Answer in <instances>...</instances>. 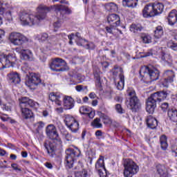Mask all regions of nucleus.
I'll use <instances>...</instances> for the list:
<instances>
[{
	"instance_id": "09e8293b",
	"label": "nucleus",
	"mask_w": 177,
	"mask_h": 177,
	"mask_svg": "<svg viewBox=\"0 0 177 177\" xmlns=\"http://www.w3.org/2000/svg\"><path fill=\"white\" fill-rule=\"evenodd\" d=\"M168 48L172 49V50L177 51V43H174V41H171L167 43Z\"/></svg>"
},
{
	"instance_id": "603ef678",
	"label": "nucleus",
	"mask_w": 177,
	"mask_h": 177,
	"mask_svg": "<svg viewBox=\"0 0 177 177\" xmlns=\"http://www.w3.org/2000/svg\"><path fill=\"white\" fill-rule=\"evenodd\" d=\"M57 41V38H56L54 35H52L48 37L47 42H48V44H50V45H53V44H55V42H56Z\"/></svg>"
},
{
	"instance_id": "a878e982",
	"label": "nucleus",
	"mask_w": 177,
	"mask_h": 177,
	"mask_svg": "<svg viewBox=\"0 0 177 177\" xmlns=\"http://www.w3.org/2000/svg\"><path fill=\"white\" fill-rule=\"evenodd\" d=\"M167 115L171 121H173V122H177V109H168Z\"/></svg>"
},
{
	"instance_id": "ddd939ff",
	"label": "nucleus",
	"mask_w": 177,
	"mask_h": 177,
	"mask_svg": "<svg viewBox=\"0 0 177 177\" xmlns=\"http://www.w3.org/2000/svg\"><path fill=\"white\" fill-rule=\"evenodd\" d=\"M41 77H39V75H37L36 73H30L28 81L26 82V85L27 86H38L39 84H41Z\"/></svg>"
},
{
	"instance_id": "bf43d9fd",
	"label": "nucleus",
	"mask_w": 177,
	"mask_h": 177,
	"mask_svg": "<svg viewBox=\"0 0 177 177\" xmlns=\"http://www.w3.org/2000/svg\"><path fill=\"white\" fill-rule=\"evenodd\" d=\"M86 49H95V44L93 43H88L86 45Z\"/></svg>"
},
{
	"instance_id": "393cba45",
	"label": "nucleus",
	"mask_w": 177,
	"mask_h": 177,
	"mask_svg": "<svg viewBox=\"0 0 177 177\" xmlns=\"http://www.w3.org/2000/svg\"><path fill=\"white\" fill-rule=\"evenodd\" d=\"M113 75L115 77H117L119 75V78H125L124 76V70H122V68L115 65L114 68L112 69Z\"/></svg>"
},
{
	"instance_id": "5fc2aeb1",
	"label": "nucleus",
	"mask_w": 177,
	"mask_h": 177,
	"mask_svg": "<svg viewBox=\"0 0 177 177\" xmlns=\"http://www.w3.org/2000/svg\"><path fill=\"white\" fill-rule=\"evenodd\" d=\"M169 108V104L167 102H164L161 104L160 109H162V111H167Z\"/></svg>"
},
{
	"instance_id": "e433bc0d",
	"label": "nucleus",
	"mask_w": 177,
	"mask_h": 177,
	"mask_svg": "<svg viewBox=\"0 0 177 177\" xmlns=\"http://www.w3.org/2000/svg\"><path fill=\"white\" fill-rule=\"evenodd\" d=\"M68 128L71 131V132H77L80 129V124L75 120L71 124L68 126Z\"/></svg>"
},
{
	"instance_id": "f3484780",
	"label": "nucleus",
	"mask_w": 177,
	"mask_h": 177,
	"mask_svg": "<svg viewBox=\"0 0 177 177\" xmlns=\"http://www.w3.org/2000/svg\"><path fill=\"white\" fill-rule=\"evenodd\" d=\"M7 77L8 78V81L15 85L17 84H20L21 81L20 74H19L17 72H10L7 75Z\"/></svg>"
},
{
	"instance_id": "2f4dec72",
	"label": "nucleus",
	"mask_w": 177,
	"mask_h": 177,
	"mask_svg": "<svg viewBox=\"0 0 177 177\" xmlns=\"http://www.w3.org/2000/svg\"><path fill=\"white\" fill-rule=\"evenodd\" d=\"M105 9L109 12H117L118 10V6L115 3H107L105 4Z\"/></svg>"
},
{
	"instance_id": "864d4df0",
	"label": "nucleus",
	"mask_w": 177,
	"mask_h": 177,
	"mask_svg": "<svg viewBox=\"0 0 177 177\" xmlns=\"http://www.w3.org/2000/svg\"><path fill=\"white\" fill-rule=\"evenodd\" d=\"M11 167L14 169V171H16L17 172H21V167H20V166L16 163H12L11 165Z\"/></svg>"
},
{
	"instance_id": "412c9836",
	"label": "nucleus",
	"mask_w": 177,
	"mask_h": 177,
	"mask_svg": "<svg viewBox=\"0 0 177 177\" xmlns=\"http://www.w3.org/2000/svg\"><path fill=\"white\" fill-rule=\"evenodd\" d=\"M146 122L149 128H151V129H156V128H157V125H158L157 120L151 115H149L146 118Z\"/></svg>"
},
{
	"instance_id": "4d7b16f0",
	"label": "nucleus",
	"mask_w": 177,
	"mask_h": 177,
	"mask_svg": "<svg viewBox=\"0 0 177 177\" xmlns=\"http://www.w3.org/2000/svg\"><path fill=\"white\" fill-rule=\"evenodd\" d=\"M127 93L130 97H133L134 96H136V93H135V91L132 88H129L127 90Z\"/></svg>"
},
{
	"instance_id": "9d476101",
	"label": "nucleus",
	"mask_w": 177,
	"mask_h": 177,
	"mask_svg": "<svg viewBox=\"0 0 177 177\" xmlns=\"http://www.w3.org/2000/svg\"><path fill=\"white\" fill-rule=\"evenodd\" d=\"M66 64V62L60 58H55L53 59L49 64V67L52 71H64L66 68H64V66Z\"/></svg>"
},
{
	"instance_id": "69168bd1",
	"label": "nucleus",
	"mask_w": 177,
	"mask_h": 177,
	"mask_svg": "<svg viewBox=\"0 0 177 177\" xmlns=\"http://www.w3.org/2000/svg\"><path fill=\"white\" fill-rule=\"evenodd\" d=\"M81 176L82 177H86V176H88V171H86L85 169H83L82 171V173H81Z\"/></svg>"
},
{
	"instance_id": "f8f14e48",
	"label": "nucleus",
	"mask_w": 177,
	"mask_h": 177,
	"mask_svg": "<svg viewBox=\"0 0 177 177\" xmlns=\"http://www.w3.org/2000/svg\"><path fill=\"white\" fill-rule=\"evenodd\" d=\"M19 100L21 109H28V107H37V106H39L37 102H34L28 97H22Z\"/></svg>"
},
{
	"instance_id": "3c124183",
	"label": "nucleus",
	"mask_w": 177,
	"mask_h": 177,
	"mask_svg": "<svg viewBox=\"0 0 177 177\" xmlns=\"http://www.w3.org/2000/svg\"><path fill=\"white\" fill-rule=\"evenodd\" d=\"M35 127H37V131H41L45 127V123L42 121L38 122L35 124Z\"/></svg>"
},
{
	"instance_id": "20e7f679",
	"label": "nucleus",
	"mask_w": 177,
	"mask_h": 177,
	"mask_svg": "<svg viewBox=\"0 0 177 177\" xmlns=\"http://www.w3.org/2000/svg\"><path fill=\"white\" fill-rule=\"evenodd\" d=\"M140 75L145 82H153L158 80L160 71L151 65L144 66L140 68Z\"/></svg>"
},
{
	"instance_id": "a18cd8bd",
	"label": "nucleus",
	"mask_w": 177,
	"mask_h": 177,
	"mask_svg": "<svg viewBox=\"0 0 177 177\" xmlns=\"http://www.w3.org/2000/svg\"><path fill=\"white\" fill-rule=\"evenodd\" d=\"M74 37H77V38H81V35H80V32H76L75 35L74 33H71L68 35V38L69 39V45H73V39H74Z\"/></svg>"
},
{
	"instance_id": "6e6552de",
	"label": "nucleus",
	"mask_w": 177,
	"mask_h": 177,
	"mask_svg": "<svg viewBox=\"0 0 177 177\" xmlns=\"http://www.w3.org/2000/svg\"><path fill=\"white\" fill-rule=\"evenodd\" d=\"M8 39L15 46H21L26 42H28V39L24 35L17 32H11L9 35Z\"/></svg>"
},
{
	"instance_id": "6e6d98bb",
	"label": "nucleus",
	"mask_w": 177,
	"mask_h": 177,
	"mask_svg": "<svg viewBox=\"0 0 177 177\" xmlns=\"http://www.w3.org/2000/svg\"><path fill=\"white\" fill-rule=\"evenodd\" d=\"M97 171L100 177H107V171H106V169L105 171L103 169H98Z\"/></svg>"
},
{
	"instance_id": "f257e3e1",
	"label": "nucleus",
	"mask_w": 177,
	"mask_h": 177,
	"mask_svg": "<svg viewBox=\"0 0 177 177\" xmlns=\"http://www.w3.org/2000/svg\"><path fill=\"white\" fill-rule=\"evenodd\" d=\"M55 10L57 16L60 19H64L66 15H71L73 12L68 7L63 5H54L51 7H47L44 5H40L37 8V14L34 15L26 11H23L19 15V19L21 24L24 26H35L38 24L41 20L46 19V13L50 10Z\"/></svg>"
},
{
	"instance_id": "37998d69",
	"label": "nucleus",
	"mask_w": 177,
	"mask_h": 177,
	"mask_svg": "<svg viewBox=\"0 0 177 177\" xmlns=\"http://www.w3.org/2000/svg\"><path fill=\"white\" fill-rule=\"evenodd\" d=\"M2 15H3L4 19H6L8 21H12L13 20L11 11L8 10L6 12H4Z\"/></svg>"
},
{
	"instance_id": "13d9d810",
	"label": "nucleus",
	"mask_w": 177,
	"mask_h": 177,
	"mask_svg": "<svg viewBox=\"0 0 177 177\" xmlns=\"http://www.w3.org/2000/svg\"><path fill=\"white\" fill-rule=\"evenodd\" d=\"M65 138L67 140V142H71V140H73V136L70 133H66L65 135Z\"/></svg>"
},
{
	"instance_id": "8fccbe9b",
	"label": "nucleus",
	"mask_w": 177,
	"mask_h": 177,
	"mask_svg": "<svg viewBox=\"0 0 177 177\" xmlns=\"http://www.w3.org/2000/svg\"><path fill=\"white\" fill-rule=\"evenodd\" d=\"M171 153L174 157H177V140H176L175 144L171 146Z\"/></svg>"
},
{
	"instance_id": "9b49d317",
	"label": "nucleus",
	"mask_w": 177,
	"mask_h": 177,
	"mask_svg": "<svg viewBox=\"0 0 177 177\" xmlns=\"http://www.w3.org/2000/svg\"><path fill=\"white\" fill-rule=\"evenodd\" d=\"M15 51L20 55L21 59L24 60H28L29 62H32V60H34V55L29 49L17 47L15 48Z\"/></svg>"
},
{
	"instance_id": "c85d7f7f",
	"label": "nucleus",
	"mask_w": 177,
	"mask_h": 177,
	"mask_svg": "<svg viewBox=\"0 0 177 177\" xmlns=\"http://www.w3.org/2000/svg\"><path fill=\"white\" fill-rule=\"evenodd\" d=\"M162 60L165 62V64H167V66H172V57L169 54H167L165 53H162Z\"/></svg>"
},
{
	"instance_id": "58836bf2",
	"label": "nucleus",
	"mask_w": 177,
	"mask_h": 177,
	"mask_svg": "<svg viewBox=\"0 0 177 177\" xmlns=\"http://www.w3.org/2000/svg\"><path fill=\"white\" fill-rule=\"evenodd\" d=\"M92 127L94 128H102L103 127V124L100 122V118H95L94 120L91 122Z\"/></svg>"
},
{
	"instance_id": "e2e57ef3",
	"label": "nucleus",
	"mask_w": 177,
	"mask_h": 177,
	"mask_svg": "<svg viewBox=\"0 0 177 177\" xmlns=\"http://www.w3.org/2000/svg\"><path fill=\"white\" fill-rule=\"evenodd\" d=\"M86 115H88V117H89V118H93V117H95V112L93 111H92V109L91 110L90 112H88Z\"/></svg>"
},
{
	"instance_id": "0e129e2a",
	"label": "nucleus",
	"mask_w": 177,
	"mask_h": 177,
	"mask_svg": "<svg viewBox=\"0 0 177 177\" xmlns=\"http://www.w3.org/2000/svg\"><path fill=\"white\" fill-rule=\"evenodd\" d=\"M3 37H5V31L0 30V44L3 41Z\"/></svg>"
},
{
	"instance_id": "c9c22d12",
	"label": "nucleus",
	"mask_w": 177,
	"mask_h": 177,
	"mask_svg": "<svg viewBox=\"0 0 177 177\" xmlns=\"http://www.w3.org/2000/svg\"><path fill=\"white\" fill-rule=\"evenodd\" d=\"M100 118L102 120L104 124H112L113 120L110 117L107 116V115H105L104 113H100Z\"/></svg>"
},
{
	"instance_id": "4c0bfd02",
	"label": "nucleus",
	"mask_w": 177,
	"mask_h": 177,
	"mask_svg": "<svg viewBox=\"0 0 177 177\" xmlns=\"http://www.w3.org/2000/svg\"><path fill=\"white\" fill-rule=\"evenodd\" d=\"M125 84V77H121L120 81L116 84V88L118 91H122L124 89V85Z\"/></svg>"
},
{
	"instance_id": "473e14b6",
	"label": "nucleus",
	"mask_w": 177,
	"mask_h": 177,
	"mask_svg": "<svg viewBox=\"0 0 177 177\" xmlns=\"http://www.w3.org/2000/svg\"><path fill=\"white\" fill-rule=\"evenodd\" d=\"M162 35H164V30L162 29V26L156 27L154 31V37L156 39H160V38H161Z\"/></svg>"
},
{
	"instance_id": "423d86ee",
	"label": "nucleus",
	"mask_w": 177,
	"mask_h": 177,
	"mask_svg": "<svg viewBox=\"0 0 177 177\" xmlns=\"http://www.w3.org/2000/svg\"><path fill=\"white\" fill-rule=\"evenodd\" d=\"M16 56L13 54H1L0 55V70L14 67L16 64Z\"/></svg>"
},
{
	"instance_id": "79ce46f5",
	"label": "nucleus",
	"mask_w": 177,
	"mask_h": 177,
	"mask_svg": "<svg viewBox=\"0 0 177 177\" xmlns=\"http://www.w3.org/2000/svg\"><path fill=\"white\" fill-rule=\"evenodd\" d=\"M141 39L143 44H150L151 42V37L149 35H142Z\"/></svg>"
},
{
	"instance_id": "5701e85b",
	"label": "nucleus",
	"mask_w": 177,
	"mask_h": 177,
	"mask_svg": "<svg viewBox=\"0 0 177 177\" xmlns=\"http://www.w3.org/2000/svg\"><path fill=\"white\" fill-rule=\"evenodd\" d=\"M48 97L49 100H50V102H54V103H55L57 106H62V100H60L62 99V97L60 96V95L55 93H51L49 94Z\"/></svg>"
},
{
	"instance_id": "72a5a7b5",
	"label": "nucleus",
	"mask_w": 177,
	"mask_h": 177,
	"mask_svg": "<svg viewBox=\"0 0 177 177\" xmlns=\"http://www.w3.org/2000/svg\"><path fill=\"white\" fill-rule=\"evenodd\" d=\"M160 147L162 150H167L168 147V142H167V136L162 135L160 138Z\"/></svg>"
},
{
	"instance_id": "f704fd0d",
	"label": "nucleus",
	"mask_w": 177,
	"mask_h": 177,
	"mask_svg": "<svg viewBox=\"0 0 177 177\" xmlns=\"http://www.w3.org/2000/svg\"><path fill=\"white\" fill-rule=\"evenodd\" d=\"M64 121L66 127L71 125L72 123L74 122V121H75V118H74V117H73L71 115H64Z\"/></svg>"
},
{
	"instance_id": "774afa93",
	"label": "nucleus",
	"mask_w": 177,
	"mask_h": 177,
	"mask_svg": "<svg viewBox=\"0 0 177 177\" xmlns=\"http://www.w3.org/2000/svg\"><path fill=\"white\" fill-rule=\"evenodd\" d=\"M95 136H103V133L100 130H97L95 132Z\"/></svg>"
},
{
	"instance_id": "b1692460",
	"label": "nucleus",
	"mask_w": 177,
	"mask_h": 177,
	"mask_svg": "<svg viewBox=\"0 0 177 177\" xmlns=\"http://www.w3.org/2000/svg\"><path fill=\"white\" fill-rule=\"evenodd\" d=\"M156 171L160 177H168V170L165 166L158 165L156 166Z\"/></svg>"
},
{
	"instance_id": "4be33fe9",
	"label": "nucleus",
	"mask_w": 177,
	"mask_h": 177,
	"mask_svg": "<svg viewBox=\"0 0 177 177\" xmlns=\"http://www.w3.org/2000/svg\"><path fill=\"white\" fill-rule=\"evenodd\" d=\"M152 8H153L155 16L161 15L164 11V4H162V3H153Z\"/></svg>"
},
{
	"instance_id": "dca6fc26",
	"label": "nucleus",
	"mask_w": 177,
	"mask_h": 177,
	"mask_svg": "<svg viewBox=\"0 0 177 177\" xmlns=\"http://www.w3.org/2000/svg\"><path fill=\"white\" fill-rule=\"evenodd\" d=\"M107 21L109 24L118 27L121 23V19L118 15L111 14L107 17Z\"/></svg>"
},
{
	"instance_id": "f03ea898",
	"label": "nucleus",
	"mask_w": 177,
	"mask_h": 177,
	"mask_svg": "<svg viewBox=\"0 0 177 177\" xmlns=\"http://www.w3.org/2000/svg\"><path fill=\"white\" fill-rule=\"evenodd\" d=\"M46 133L50 140H46L44 146L50 157H55L56 156L57 145H62V140L59 137L56 127L53 124H49L46 127Z\"/></svg>"
},
{
	"instance_id": "052dcab7",
	"label": "nucleus",
	"mask_w": 177,
	"mask_h": 177,
	"mask_svg": "<svg viewBox=\"0 0 177 177\" xmlns=\"http://www.w3.org/2000/svg\"><path fill=\"white\" fill-rule=\"evenodd\" d=\"M75 89L77 92H82V91H84V86L77 85L75 86Z\"/></svg>"
},
{
	"instance_id": "c756f323",
	"label": "nucleus",
	"mask_w": 177,
	"mask_h": 177,
	"mask_svg": "<svg viewBox=\"0 0 177 177\" xmlns=\"http://www.w3.org/2000/svg\"><path fill=\"white\" fill-rule=\"evenodd\" d=\"M122 5L127 8H136L138 6V0H123Z\"/></svg>"
},
{
	"instance_id": "de8ad7c7",
	"label": "nucleus",
	"mask_w": 177,
	"mask_h": 177,
	"mask_svg": "<svg viewBox=\"0 0 177 177\" xmlns=\"http://www.w3.org/2000/svg\"><path fill=\"white\" fill-rule=\"evenodd\" d=\"M115 109L117 113H118V114H124V113H125V110H124V109H122V106L120 104H117L115 106Z\"/></svg>"
},
{
	"instance_id": "1a4fd4ad",
	"label": "nucleus",
	"mask_w": 177,
	"mask_h": 177,
	"mask_svg": "<svg viewBox=\"0 0 177 177\" xmlns=\"http://www.w3.org/2000/svg\"><path fill=\"white\" fill-rule=\"evenodd\" d=\"M165 78L162 79L160 81V85L163 88H168L170 84L174 82V78H175V73L174 71H165L163 73Z\"/></svg>"
},
{
	"instance_id": "7ed1b4c3",
	"label": "nucleus",
	"mask_w": 177,
	"mask_h": 177,
	"mask_svg": "<svg viewBox=\"0 0 177 177\" xmlns=\"http://www.w3.org/2000/svg\"><path fill=\"white\" fill-rule=\"evenodd\" d=\"M169 93H171L169 91H162L151 94L146 102V110L147 113L153 114L154 110H156V107H157V103L165 100L169 96Z\"/></svg>"
},
{
	"instance_id": "a19ab883",
	"label": "nucleus",
	"mask_w": 177,
	"mask_h": 177,
	"mask_svg": "<svg viewBox=\"0 0 177 177\" xmlns=\"http://www.w3.org/2000/svg\"><path fill=\"white\" fill-rule=\"evenodd\" d=\"M36 38H37L39 41L45 42V41H48L49 38V35H48L47 33H41V35H37L36 36Z\"/></svg>"
},
{
	"instance_id": "49530a36",
	"label": "nucleus",
	"mask_w": 177,
	"mask_h": 177,
	"mask_svg": "<svg viewBox=\"0 0 177 177\" xmlns=\"http://www.w3.org/2000/svg\"><path fill=\"white\" fill-rule=\"evenodd\" d=\"M117 26L115 25H110L109 26H106L105 30L109 34H114V30H116Z\"/></svg>"
},
{
	"instance_id": "bb28decb",
	"label": "nucleus",
	"mask_w": 177,
	"mask_h": 177,
	"mask_svg": "<svg viewBox=\"0 0 177 177\" xmlns=\"http://www.w3.org/2000/svg\"><path fill=\"white\" fill-rule=\"evenodd\" d=\"M95 169L99 171V169H103L106 171V167H104V157L100 156L99 159L95 163Z\"/></svg>"
},
{
	"instance_id": "cd10ccee",
	"label": "nucleus",
	"mask_w": 177,
	"mask_h": 177,
	"mask_svg": "<svg viewBox=\"0 0 177 177\" xmlns=\"http://www.w3.org/2000/svg\"><path fill=\"white\" fill-rule=\"evenodd\" d=\"M22 117L25 118V120H28V118H32L33 114L32 111L30 110L28 108H21Z\"/></svg>"
},
{
	"instance_id": "2eb2a0df",
	"label": "nucleus",
	"mask_w": 177,
	"mask_h": 177,
	"mask_svg": "<svg viewBox=\"0 0 177 177\" xmlns=\"http://www.w3.org/2000/svg\"><path fill=\"white\" fill-rule=\"evenodd\" d=\"M142 16L145 18L154 17L156 16L152 3L147 4L145 6L142 10Z\"/></svg>"
},
{
	"instance_id": "6ab92c4d",
	"label": "nucleus",
	"mask_w": 177,
	"mask_h": 177,
	"mask_svg": "<svg viewBox=\"0 0 177 177\" xmlns=\"http://www.w3.org/2000/svg\"><path fill=\"white\" fill-rule=\"evenodd\" d=\"M64 107L66 110H71L74 107V99L70 96L64 97Z\"/></svg>"
},
{
	"instance_id": "a211bd4d",
	"label": "nucleus",
	"mask_w": 177,
	"mask_h": 177,
	"mask_svg": "<svg viewBox=\"0 0 177 177\" xmlns=\"http://www.w3.org/2000/svg\"><path fill=\"white\" fill-rule=\"evenodd\" d=\"M94 78L95 80V85L100 89H102V72H100V69L99 68H95L93 71Z\"/></svg>"
},
{
	"instance_id": "4468645a",
	"label": "nucleus",
	"mask_w": 177,
	"mask_h": 177,
	"mask_svg": "<svg viewBox=\"0 0 177 177\" xmlns=\"http://www.w3.org/2000/svg\"><path fill=\"white\" fill-rule=\"evenodd\" d=\"M129 107L132 111L136 112L140 110L141 107L140 101L138 99V97L134 96L130 97V101L129 103Z\"/></svg>"
},
{
	"instance_id": "ea45409f",
	"label": "nucleus",
	"mask_w": 177,
	"mask_h": 177,
	"mask_svg": "<svg viewBox=\"0 0 177 177\" xmlns=\"http://www.w3.org/2000/svg\"><path fill=\"white\" fill-rule=\"evenodd\" d=\"M91 109L92 108L89 106H82L80 108V114L87 115Z\"/></svg>"
},
{
	"instance_id": "aec40b11",
	"label": "nucleus",
	"mask_w": 177,
	"mask_h": 177,
	"mask_svg": "<svg viewBox=\"0 0 177 177\" xmlns=\"http://www.w3.org/2000/svg\"><path fill=\"white\" fill-rule=\"evenodd\" d=\"M168 23L170 26H174L177 22V10H172L167 17Z\"/></svg>"
},
{
	"instance_id": "0eeeda50",
	"label": "nucleus",
	"mask_w": 177,
	"mask_h": 177,
	"mask_svg": "<svg viewBox=\"0 0 177 177\" xmlns=\"http://www.w3.org/2000/svg\"><path fill=\"white\" fill-rule=\"evenodd\" d=\"M65 161L68 168H73L74 161L81 156V151L76 148L75 149L69 148L66 151Z\"/></svg>"
},
{
	"instance_id": "39448f33",
	"label": "nucleus",
	"mask_w": 177,
	"mask_h": 177,
	"mask_svg": "<svg viewBox=\"0 0 177 177\" xmlns=\"http://www.w3.org/2000/svg\"><path fill=\"white\" fill-rule=\"evenodd\" d=\"M123 167L125 177H132L139 172V166L131 159H125L123 162Z\"/></svg>"
},
{
	"instance_id": "7c9ffc66",
	"label": "nucleus",
	"mask_w": 177,
	"mask_h": 177,
	"mask_svg": "<svg viewBox=\"0 0 177 177\" xmlns=\"http://www.w3.org/2000/svg\"><path fill=\"white\" fill-rule=\"evenodd\" d=\"M142 30H143V27L139 24H133L130 26V31L131 32H133L134 34H138V32H140Z\"/></svg>"
},
{
	"instance_id": "680f3d73",
	"label": "nucleus",
	"mask_w": 177,
	"mask_h": 177,
	"mask_svg": "<svg viewBox=\"0 0 177 177\" xmlns=\"http://www.w3.org/2000/svg\"><path fill=\"white\" fill-rule=\"evenodd\" d=\"M53 26L55 28H60V27H62V23H60L59 21H57L54 23Z\"/></svg>"
},
{
	"instance_id": "c03bdc74",
	"label": "nucleus",
	"mask_w": 177,
	"mask_h": 177,
	"mask_svg": "<svg viewBox=\"0 0 177 177\" xmlns=\"http://www.w3.org/2000/svg\"><path fill=\"white\" fill-rule=\"evenodd\" d=\"M1 106V109L6 110V111H12V106H13V104H12V102H8L6 104H3Z\"/></svg>"
},
{
	"instance_id": "338daca9",
	"label": "nucleus",
	"mask_w": 177,
	"mask_h": 177,
	"mask_svg": "<svg viewBox=\"0 0 177 177\" xmlns=\"http://www.w3.org/2000/svg\"><path fill=\"white\" fill-rule=\"evenodd\" d=\"M5 154H6V151H5V149H2L0 148V156L1 157H3V156H5Z\"/></svg>"
}]
</instances>
